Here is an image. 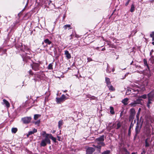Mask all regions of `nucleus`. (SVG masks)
Instances as JSON below:
<instances>
[{"instance_id": "obj_59", "label": "nucleus", "mask_w": 154, "mask_h": 154, "mask_svg": "<svg viewBox=\"0 0 154 154\" xmlns=\"http://www.w3.org/2000/svg\"><path fill=\"white\" fill-rule=\"evenodd\" d=\"M33 80H34L35 81V82H36V81H37V79H35H35H33Z\"/></svg>"}, {"instance_id": "obj_35", "label": "nucleus", "mask_w": 154, "mask_h": 154, "mask_svg": "<svg viewBox=\"0 0 154 154\" xmlns=\"http://www.w3.org/2000/svg\"><path fill=\"white\" fill-rule=\"evenodd\" d=\"M150 36L152 38V41H154V32H152V33L150 34Z\"/></svg>"}, {"instance_id": "obj_20", "label": "nucleus", "mask_w": 154, "mask_h": 154, "mask_svg": "<svg viewBox=\"0 0 154 154\" xmlns=\"http://www.w3.org/2000/svg\"><path fill=\"white\" fill-rule=\"evenodd\" d=\"M105 82L107 84V86L111 84L110 79L107 77L105 78Z\"/></svg>"}, {"instance_id": "obj_6", "label": "nucleus", "mask_w": 154, "mask_h": 154, "mask_svg": "<svg viewBox=\"0 0 154 154\" xmlns=\"http://www.w3.org/2000/svg\"><path fill=\"white\" fill-rule=\"evenodd\" d=\"M40 63H34L31 64L30 65L33 70L35 71H38L39 70Z\"/></svg>"}, {"instance_id": "obj_47", "label": "nucleus", "mask_w": 154, "mask_h": 154, "mask_svg": "<svg viewBox=\"0 0 154 154\" xmlns=\"http://www.w3.org/2000/svg\"><path fill=\"white\" fill-rule=\"evenodd\" d=\"M57 137L58 138V139L59 141H61L62 140V139L60 137L58 136H57Z\"/></svg>"}, {"instance_id": "obj_17", "label": "nucleus", "mask_w": 154, "mask_h": 154, "mask_svg": "<svg viewBox=\"0 0 154 154\" xmlns=\"http://www.w3.org/2000/svg\"><path fill=\"white\" fill-rule=\"evenodd\" d=\"M107 87L108 88L109 90L110 91H114L115 90V88L112 85H111V84L107 85Z\"/></svg>"}, {"instance_id": "obj_40", "label": "nucleus", "mask_w": 154, "mask_h": 154, "mask_svg": "<svg viewBox=\"0 0 154 154\" xmlns=\"http://www.w3.org/2000/svg\"><path fill=\"white\" fill-rule=\"evenodd\" d=\"M49 137L50 139V138L54 142H56V138L55 137H53L51 135L50 137Z\"/></svg>"}, {"instance_id": "obj_22", "label": "nucleus", "mask_w": 154, "mask_h": 154, "mask_svg": "<svg viewBox=\"0 0 154 154\" xmlns=\"http://www.w3.org/2000/svg\"><path fill=\"white\" fill-rule=\"evenodd\" d=\"M37 132V129L35 128H34L32 131H31L29 132L28 134L27 135H31L35 133H36Z\"/></svg>"}, {"instance_id": "obj_43", "label": "nucleus", "mask_w": 154, "mask_h": 154, "mask_svg": "<svg viewBox=\"0 0 154 154\" xmlns=\"http://www.w3.org/2000/svg\"><path fill=\"white\" fill-rule=\"evenodd\" d=\"M24 47L25 51H27L29 50V48H28L27 46L24 45Z\"/></svg>"}, {"instance_id": "obj_31", "label": "nucleus", "mask_w": 154, "mask_h": 154, "mask_svg": "<svg viewBox=\"0 0 154 154\" xmlns=\"http://www.w3.org/2000/svg\"><path fill=\"white\" fill-rule=\"evenodd\" d=\"M17 128H12L11 129V131L13 134H15L17 131Z\"/></svg>"}, {"instance_id": "obj_1", "label": "nucleus", "mask_w": 154, "mask_h": 154, "mask_svg": "<svg viewBox=\"0 0 154 154\" xmlns=\"http://www.w3.org/2000/svg\"><path fill=\"white\" fill-rule=\"evenodd\" d=\"M140 90V89L137 87L134 88H129L128 89L126 93L127 94H129L131 93H132V94H133V96L136 97Z\"/></svg>"}, {"instance_id": "obj_60", "label": "nucleus", "mask_w": 154, "mask_h": 154, "mask_svg": "<svg viewBox=\"0 0 154 154\" xmlns=\"http://www.w3.org/2000/svg\"><path fill=\"white\" fill-rule=\"evenodd\" d=\"M28 2H27V3L26 4V6H25V7L27 6V5H28Z\"/></svg>"}, {"instance_id": "obj_42", "label": "nucleus", "mask_w": 154, "mask_h": 154, "mask_svg": "<svg viewBox=\"0 0 154 154\" xmlns=\"http://www.w3.org/2000/svg\"><path fill=\"white\" fill-rule=\"evenodd\" d=\"M133 126L134 124L133 123V122H131L129 128V131H130L131 130V129L133 127Z\"/></svg>"}, {"instance_id": "obj_50", "label": "nucleus", "mask_w": 154, "mask_h": 154, "mask_svg": "<svg viewBox=\"0 0 154 154\" xmlns=\"http://www.w3.org/2000/svg\"><path fill=\"white\" fill-rule=\"evenodd\" d=\"M87 59L88 60V61H90L92 60V59L91 58L89 57Z\"/></svg>"}, {"instance_id": "obj_57", "label": "nucleus", "mask_w": 154, "mask_h": 154, "mask_svg": "<svg viewBox=\"0 0 154 154\" xmlns=\"http://www.w3.org/2000/svg\"><path fill=\"white\" fill-rule=\"evenodd\" d=\"M105 49H105V48H103L101 50H102V51H105Z\"/></svg>"}, {"instance_id": "obj_37", "label": "nucleus", "mask_w": 154, "mask_h": 154, "mask_svg": "<svg viewBox=\"0 0 154 154\" xmlns=\"http://www.w3.org/2000/svg\"><path fill=\"white\" fill-rule=\"evenodd\" d=\"M139 98H141L144 99H145L147 97V95L146 94H144L143 95H141V96H139Z\"/></svg>"}, {"instance_id": "obj_21", "label": "nucleus", "mask_w": 154, "mask_h": 154, "mask_svg": "<svg viewBox=\"0 0 154 154\" xmlns=\"http://www.w3.org/2000/svg\"><path fill=\"white\" fill-rule=\"evenodd\" d=\"M122 154H130V152L125 148L122 149Z\"/></svg>"}, {"instance_id": "obj_52", "label": "nucleus", "mask_w": 154, "mask_h": 154, "mask_svg": "<svg viewBox=\"0 0 154 154\" xmlns=\"http://www.w3.org/2000/svg\"><path fill=\"white\" fill-rule=\"evenodd\" d=\"M146 153V151L143 150L142 152L141 153V154H145Z\"/></svg>"}, {"instance_id": "obj_49", "label": "nucleus", "mask_w": 154, "mask_h": 154, "mask_svg": "<svg viewBox=\"0 0 154 154\" xmlns=\"http://www.w3.org/2000/svg\"><path fill=\"white\" fill-rule=\"evenodd\" d=\"M29 73L30 74V75H33V72H32V70H30L29 71Z\"/></svg>"}, {"instance_id": "obj_24", "label": "nucleus", "mask_w": 154, "mask_h": 154, "mask_svg": "<svg viewBox=\"0 0 154 154\" xmlns=\"http://www.w3.org/2000/svg\"><path fill=\"white\" fill-rule=\"evenodd\" d=\"M129 105L131 107H134L136 106L137 105V104L136 102L134 100Z\"/></svg>"}, {"instance_id": "obj_64", "label": "nucleus", "mask_w": 154, "mask_h": 154, "mask_svg": "<svg viewBox=\"0 0 154 154\" xmlns=\"http://www.w3.org/2000/svg\"><path fill=\"white\" fill-rule=\"evenodd\" d=\"M137 67H139V68H140L141 67L140 66H138Z\"/></svg>"}, {"instance_id": "obj_27", "label": "nucleus", "mask_w": 154, "mask_h": 154, "mask_svg": "<svg viewBox=\"0 0 154 154\" xmlns=\"http://www.w3.org/2000/svg\"><path fill=\"white\" fill-rule=\"evenodd\" d=\"M134 117V116L130 115L129 118V121L133 122Z\"/></svg>"}, {"instance_id": "obj_10", "label": "nucleus", "mask_w": 154, "mask_h": 154, "mask_svg": "<svg viewBox=\"0 0 154 154\" xmlns=\"http://www.w3.org/2000/svg\"><path fill=\"white\" fill-rule=\"evenodd\" d=\"M151 142V141H150L149 138H148L147 139H146L145 140V147H148L150 145Z\"/></svg>"}, {"instance_id": "obj_25", "label": "nucleus", "mask_w": 154, "mask_h": 154, "mask_svg": "<svg viewBox=\"0 0 154 154\" xmlns=\"http://www.w3.org/2000/svg\"><path fill=\"white\" fill-rule=\"evenodd\" d=\"M63 121L62 120H60L58 122V127L59 128H61V126L63 124Z\"/></svg>"}, {"instance_id": "obj_62", "label": "nucleus", "mask_w": 154, "mask_h": 154, "mask_svg": "<svg viewBox=\"0 0 154 154\" xmlns=\"http://www.w3.org/2000/svg\"><path fill=\"white\" fill-rule=\"evenodd\" d=\"M131 154H136L135 153V152H133Z\"/></svg>"}, {"instance_id": "obj_33", "label": "nucleus", "mask_w": 154, "mask_h": 154, "mask_svg": "<svg viewBox=\"0 0 154 154\" xmlns=\"http://www.w3.org/2000/svg\"><path fill=\"white\" fill-rule=\"evenodd\" d=\"M27 54H29V53L25 52V54H22V57L23 58V61L25 60V58L27 56Z\"/></svg>"}, {"instance_id": "obj_8", "label": "nucleus", "mask_w": 154, "mask_h": 154, "mask_svg": "<svg viewBox=\"0 0 154 154\" xmlns=\"http://www.w3.org/2000/svg\"><path fill=\"white\" fill-rule=\"evenodd\" d=\"M31 119L32 118L30 117H26L22 118L21 121L23 123L27 124L30 122Z\"/></svg>"}, {"instance_id": "obj_32", "label": "nucleus", "mask_w": 154, "mask_h": 154, "mask_svg": "<svg viewBox=\"0 0 154 154\" xmlns=\"http://www.w3.org/2000/svg\"><path fill=\"white\" fill-rule=\"evenodd\" d=\"M110 112L111 114H114V109L113 108L112 106H110Z\"/></svg>"}, {"instance_id": "obj_46", "label": "nucleus", "mask_w": 154, "mask_h": 154, "mask_svg": "<svg viewBox=\"0 0 154 154\" xmlns=\"http://www.w3.org/2000/svg\"><path fill=\"white\" fill-rule=\"evenodd\" d=\"M106 42L107 44L108 45H109L110 46V45H111L110 42H109L107 41H106Z\"/></svg>"}, {"instance_id": "obj_19", "label": "nucleus", "mask_w": 154, "mask_h": 154, "mask_svg": "<svg viewBox=\"0 0 154 154\" xmlns=\"http://www.w3.org/2000/svg\"><path fill=\"white\" fill-rule=\"evenodd\" d=\"M135 111L134 108H131L130 109V115L135 116Z\"/></svg>"}, {"instance_id": "obj_2", "label": "nucleus", "mask_w": 154, "mask_h": 154, "mask_svg": "<svg viewBox=\"0 0 154 154\" xmlns=\"http://www.w3.org/2000/svg\"><path fill=\"white\" fill-rule=\"evenodd\" d=\"M49 136L46 135L45 138L42 140L40 143V146H45L46 145L47 143L48 144L51 143V141L49 137Z\"/></svg>"}, {"instance_id": "obj_4", "label": "nucleus", "mask_w": 154, "mask_h": 154, "mask_svg": "<svg viewBox=\"0 0 154 154\" xmlns=\"http://www.w3.org/2000/svg\"><path fill=\"white\" fill-rule=\"evenodd\" d=\"M104 140V136L102 135L100 137L97 138L96 140V142L98 145H101V146H105V144L103 142Z\"/></svg>"}, {"instance_id": "obj_14", "label": "nucleus", "mask_w": 154, "mask_h": 154, "mask_svg": "<svg viewBox=\"0 0 154 154\" xmlns=\"http://www.w3.org/2000/svg\"><path fill=\"white\" fill-rule=\"evenodd\" d=\"M152 99H153L151 98H148V101L146 104V106L149 108H150V104H151L152 103Z\"/></svg>"}, {"instance_id": "obj_61", "label": "nucleus", "mask_w": 154, "mask_h": 154, "mask_svg": "<svg viewBox=\"0 0 154 154\" xmlns=\"http://www.w3.org/2000/svg\"><path fill=\"white\" fill-rule=\"evenodd\" d=\"M152 44L153 45H154V42H152Z\"/></svg>"}, {"instance_id": "obj_41", "label": "nucleus", "mask_w": 154, "mask_h": 154, "mask_svg": "<svg viewBox=\"0 0 154 154\" xmlns=\"http://www.w3.org/2000/svg\"><path fill=\"white\" fill-rule=\"evenodd\" d=\"M106 72H107L109 73L111 72V71L109 69V66H108V64H107V69H106Z\"/></svg>"}, {"instance_id": "obj_15", "label": "nucleus", "mask_w": 154, "mask_h": 154, "mask_svg": "<svg viewBox=\"0 0 154 154\" xmlns=\"http://www.w3.org/2000/svg\"><path fill=\"white\" fill-rule=\"evenodd\" d=\"M128 99L126 98L123 100L122 101V103L124 104V105H126L128 104Z\"/></svg>"}, {"instance_id": "obj_34", "label": "nucleus", "mask_w": 154, "mask_h": 154, "mask_svg": "<svg viewBox=\"0 0 154 154\" xmlns=\"http://www.w3.org/2000/svg\"><path fill=\"white\" fill-rule=\"evenodd\" d=\"M50 50H52L55 54L56 53V49L55 48H54L53 46H52L50 47Z\"/></svg>"}, {"instance_id": "obj_56", "label": "nucleus", "mask_w": 154, "mask_h": 154, "mask_svg": "<svg viewBox=\"0 0 154 154\" xmlns=\"http://www.w3.org/2000/svg\"><path fill=\"white\" fill-rule=\"evenodd\" d=\"M42 135H50V134H46V132H43V133Z\"/></svg>"}, {"instance_id": "obj_12", "label": "nucleus", "mask_w": 154, "mask_h": 154, "mask_svg": "<svg viewBox=\"0 0 154 154\" xmlns=\"http://www.w3.org/2000/svg\"><path fill=\"white\" fill-rule=\"evenodd\" d=\"M3 102L2 103V104H5L7 108H8L10 106V104L8 101L4 99L3 100Z\"/></svg>"}, {"instance_id": "obj_28", "label": "nucleus", "mask_w": 154, "mask_h": 154, "mask_svg": "<svg viewBox=\"0 0 154 154\" xmlns=\"http://www.w3.org/2000/svg\"><path fill=\"white\" fill-rule=\"evenodd\" d=\"M44 42L47 44L50 45L51 44V42L50 41L48 38L44 40Z\"/></svg>"}, {"instance_id": "obj_23", "label": "nucleus", "mask_w": 154, "mask_h": 154, "mask_svg": "<svg viewBox=\"0 0 154 154\" xmlns=\"http://www.w3.org/2000/svg\"><path fill=\"white\" fill-rule=\"evenodd\" d=\"M143 63L145 66H146L149 71V68L147 64L146 60V59H143Z\"/></svg>"}, {"instance_id": "obj_30", "label": "nucleus", "mask_w": 154, "mask_h": 154, "mask_svg": "<svg viewBox=\"0 0 154 154\" xmlns=\"http://www.w3.org/2000/svg\"><path fill=\"white\" fill-rule=\"evenodd\" d=\"M41 116V115L39 114H35L34 116V119L35 120H36Z\"/></svg>"}, {"instance_id": "obj_58", "label": "nucleus", "mask_w": 154, "mask_h": 154, "mask_svg": "<svg viewBox=\"0 0 154 154\" xmlns=\"http://www.w3.org/2000/svg\"><path fill=\"white\" fill-rule=\"evenodd\" d=\"M115 69L114 68H113L112 69V71L113 72L115 71Z\"/></svg>"}, {"instance_id": "obj_39", "label": "nucleus", "mask_w": 154, "mask_h": 154, "mask_svg": "<svg viewBox=\"0 0 154 154\" xmlns=\"http://www.w3.org/2000/svg\"><path fill=\"white\" fill-rule=\"evenodd\" d=\"M52 66V64L51 63H50L48 66V69H53Z\"/></svg>"}, {"instance_id": "obj_5", "label": "nucleus", "mask_w": 154, "mask_h": 154, "mask_svg": "<svg viewBox=\"0 0 154 154\" xmlns=\"http://www.w3.org/2000/svg\"><path fill=\"white\" fill-rule=\"evenodd\" d=\"M67 98H66L64 94H63L59 98L56 97V101L57 103L60 104L63 102Z\"/></svg>"}, {"instance_id": "obj_3", "label": "nucleus", "mask_w": 154, "mask_h": 154, "mask_svg": "<svg viewBox=\"0 0 154 154\" xmlns=\"http://www.w3.org/2000/svg\"><path fill=\"white\" fill-rule=\"evenodd\" d=\"M122 123L119 121H116L114 123L112 126H110L112 128H115L116 129H119L122 125Z\"/></svg>"}, {"instance_id": "obj_26", "label": "nucleus", "mask_w": 154, "mask_h": 154, "mask_svg": "<svg viewBox=\"0 0 154 154\" xmlns=\"http://www.w3.org/2000/svg\"><path fill=\"white\" fill-rule=\"evenodd\" d=\"M70 25H66L63 26V28L65 30L66 29H71V28H70Z\"/></svg>"}, {"instance_id": "obj_29", "label": "nucleus", "mask_w": 154, "mask_h": 154, "mask_svg": "<svg viewBox=\"0 0 154 154\" xmlns=\"http://www.w3.org/2000/svg\"><path fill=\"white\" fill-rule=\"evenodd\" d=\"M135 7L134 5L132 4L131 7V8L130 10V11L131 12H133L134 11Z\"/></svg>"}, {"instance_id": "obj_51", "label": "nucleus", "mask_w": 154, "mask_h": 154, "mask_svg": "<svg viewBox=\"0 0 154 154\" xmlns=\"http://www.w3.org/2000/svg\"><path fill=\"white\" fill-rule=\"evenodd\" d=\"M142 119V117H141L140 118V120H139V121H138V122H142V123H143V121H141V119Z\"/></svg>"}, {"instance_id": "obj_13", "label": "nucleus", "mask_w": 154, "mask_h": 154, "mask_svg": "<svg viewBox=\"0 0 154 154\" xmlns=\"http://www.w3.org/2000/svg\"><path fill=\"white\" fill-rule=\"evenodd\" d=\"M65 54L66 55V57L67 59H69L71 58V55L68 51H65Z\"/></svg>"}, {"instance_id": "obj_55", "label": "nucleus", "mask_w": 154, "mask_h": 154, "mask_svg": "<svg viewBox=\"0 0 154 154\" xmlns=\"http://www.w3.org/2000/svg\"><path fill=\"white\" fill-rule=\"evenodd\" d=\"M97 150L98 151V152H101V148H99V149H98Z\"/></svg>"}, {"instance_id": "obj_45", "label": "nucleus", "mask_w": 154, "mask_h": 154, "mask_svg": "<svg viewBox=\"0 0 154 154\" xmlns=\"http://www.w3.org/2000/svg\"><path fill=\"white\" fill-rule=\"evenodd\" d=\"M131 1V0H128L127 2L125 3V5L126 6H127L129 4L130 2Z\"/></svg>"}, {"instance_id": "obj_36", "label": "nucleus", "mask_w": 154, "mask_h": 154, "mask_svg": "<svg viewBox=\"0 0 154 154\" xmlns=\"http://www.w3.org/2000/svg\"><path fill=\"white\" fill-rule=\"evenodd\" d=\"M40 122V120H39L35 122L34 123L35 125H37L38 126L39 125Z\"/></svg>"}, {"instance_id": "obj_63", "label": "nucleus", "mask_w": 154, "mask_h": 154, "mask_svg": "<svg viewBox=\"0 0 154 154\" xmlns=\"http://www.w3.org/2000/svg\"><path fill=\"white\" fill-rule=\"evenodd\" d=\"M67 91V90H65V91H64V92H66Z\"/></svg>"}, {"instance_id": "obj_44", "label": "nucleus", "mask_w": 154, "mask_h": 154, "mask_svg": "<svg viewBox=\"0 0 154 154\" xmlns=\"http://www.w3.org/2000/svg\"><path fill=\"white\" fill-rule=\"evenodd\" d=\"M102 146H101V145H98L96 146V148H97L98 149L99 148H101Z\"/></svg>"}, {"instance_id": "obj_38", "label": "nucleus", "mask_w": 154, "mask_h": 154, "mask_svg": "<svg viewBox=\"0 0 154 154\" xmlns=\"http://www.w3.org/2000/svg\"><path fill=\"white\" fill-rule=\"evenodd\" d=\"M110 152V151L109 150L105 151L102 153V154H109Z\"/></svg>"}, {"instance_id": "obj_7", "label": "nucleus", "mask_w": 154, "mask_h": 154, "mask_svg": "<svg viewBox=\"0 0 154 154\" xmlns=\"http://www.w3.org/2000/svg\"><path fill=\"white\" fill-rule=\"evenodd\" d=\"M142 122H139L138 121H137L135 128V132L136 134H137L139 133L140 129L142 127Z\"/></svg>"}, {"instance_id": "obj_48", "label": "nucleus", "mask_w": 154, "mask_h": 154, "mask_svg": "<svg viewBox=\"0 0 154 154\" xmlns=\"http://www.w3.org/2000/svg\"><path fill=\"white\" fill-rule=\"evenodd\" d=\"M100 47H97L96 48L93 47V48L94 49H97V50H98L100 48Z\"/></svg>"}, {"instance_id": "obj_11", "label": "nucleus", "mask_w": 154, "mask_h": 154, "mask_svg": "<svg viewBox=\"0 0 154 154\" xmlns=\"http://www.w3.org/2000/svg\"><path fill=\"white\" fill-rule=\"evenodd\" d=\"M154 96V90L148 94V98L153 99Z\"/></svg>"}, {"instance_id": "obj_54", "label": "nucleus", "mask_w": 154, "mask_h": 154, "mask_svg": "<svg viewBox=\"0 0 154 154\" xmlns=\"http://www.w3.org/2000/svg\"><path fill=\"white\" fill-rule=\"evenodd\" d=\"M153 50H151L150 52V55L151 56L153 52Z\"/></svg>"}, {"instance_id": "obj_16", "label": "nucleus", "mask_w": 154, "mask_h": 154, "mask_svg": "<svg viewBox=\"0 0 154 154\" xmlns=\"http://www.w3.org/2000/svg\"><path fill=\"white\" fill-rule=\"evenodd\" d=\"M141 110V108H139L137 113L136 115V118H137V121H139V116L140 115V111Z\"/></svg>"}, {"instance_id": "obj_9", "label": "nucleus", "mask_w": 154, "mask_h": 154, "mask_svg": "<svg viewBox=\"0 0 154 154\" xmlns=\"http://www.w3.org/2000/svg\"><path fill=\"white\" fill-rule=\"evenodd\" d=\"M94 148L90 147L88 148L86 150V154H92L93 152L95 151Z\"/></svg>"}, {"instance_id": "obj_18", "label": "nucleus", "mask_w": 154, "mask_h": 154, "mask_svg": "<svg viewBox=\"0 0 154 154\" xmlns=\"http://www.w3.org/2000/svg\"><path fill=\"white\" fill-rule=\"evenodd\" d=\"M142 99H141L140 98H139L138 99H137L136 100H135L137 104V105L140 104L142 105V103L141 101L142 100Z\"/></svg>"}, {"instance_id": "obj_53", "label": "nucleus", "mask_w": 154, "mask_h": 154, "mask_svg": "<svg viewBox=\"0 0 154 154\" xmlns=\"http://www.w3.org/2000/svg\"><path fill=\"white\" fill-rule=\"evenodd\" d=\"M95 98V97L94 96H92L91 97V99L94 100Z\"/></svg>"}]
</instances>
